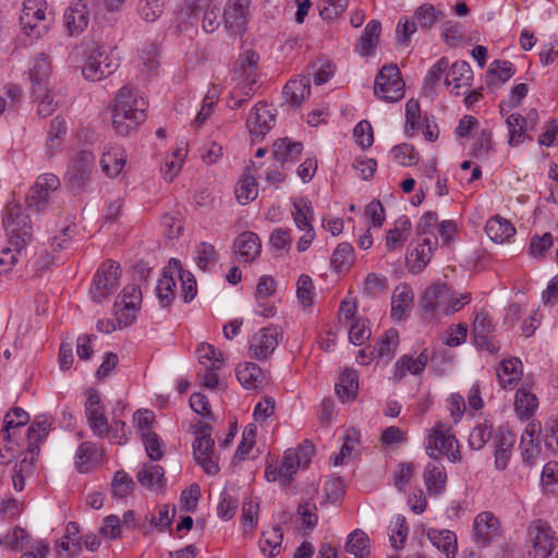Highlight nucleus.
<instances>
[{"label": "nucleus", "mask_w": 558, "mask_h": 558, "mask_svg": "<svg viewBox=\"0 0 558 558\" xmlns=\"http://www.w3.org/2000/svg\"><path fill=\"white\" fill-rule=\"evenodd\" d=\"M145 101L132 87H121L112 106V126L118 135L126 136L145 120Z\"/></svg>", "instance_id": "f03ea898"}, {"label": "nucleus", "mask_w": 558, "mask_h": 558, "mask_svg": "<svg viewBox=\"0 0 558 558\" xmlns=\"http://www.w3.org/2000/svg\"><path fill=\"white\" fill-rule=\"evenodd\" d=\"M259 56L252 49L245 50L239 57V68L241 76L245 80H250L252 83H256Z\"/></svg>", "instance_id": "09e8293b"}, {"label": "nucleus", "mask_w": 558, "mask_h": 558, "mask_svg": "<svg viewBox=\"0 0 558 558\" xmlns=\"http://www.w3.org/2000/svg\"><path fill=\"white\" fill-rule=\"evenodd\" d=\"M95 159L93 151L83 149L72 160L65 174V181L74 193L83 191L88 182Z\"/></svg>", "instance_id": "9d476101"}, {"label": "nucleus", "mask_w": 558, "mask_h": 558, "mask_svg": "<svg viewBox=\"0 0 558 558\" xmlns=\"http://www.w3.org/2000/svg\"><path fill=\"white\" fill-rule=\"evenodd\" d=\"M450 430L451 427L442 422H437L430 428L425 444L426 454L430 459H439L440 456H445L451 462L461 460L458 441Z\"/></svg>", "instance_id": "20e7f679"}, {"label": "nucleus", "mask_w": 558, "mask_h": 558, "mask_svg": "<svg viewBox=\"0 0 558 558\" xmlns=\"http://www.w3.org/2000/svg\"><path fill=\"white\" fill-rule=\"evenodd\" d=\"M59 186L60 180L57 175L52 173L39 175L26 196L28 209L37 213L44 210L48 204L50 193L58 190Z\"/></svg>", "instance_id": "9b49d317"}, {"label": "nucleus", "mask_w": 558, "mask_h": 558, "mask_svg": "<svg viewBox=\"0 0 558 558\" xmlns=\"http://www.w3.org/2000/svg\"><path fill=\"white\" fill-rule=\"evenodd\" d=\"M522 375V363L519 359L502 361L497 369V377L502 388H513Z\"/></svg>", "instance_id": "7c9ffc66"}, {"label": "nucleus", "mask_w": 558, "mask_h": 558, "mask_svg": "<svg viewBox=\"0 0 558 558\" xmlns=\"http://www.w3.org/2000/svg\"><path fill=\"white\" fill-rule=\"evenodd\" d=\"M85 414L88 425L95 435L102 437L108 433V422L102 412L100 397L94 389H89L88 391V398L85 403Z\"/></svg>", "instance_id": "f3484780"}, {"label": "nucleus", "mask_w": 558, "mask_h": 558, "mask_svg": "<svg viewBox=\"0 0 558 558\" xmlns=\"http://www.w3.org/2000/svg\"><path fill=\"white\" fill-rule=\"evenodd\" d=\"M29 414L22 408H14L12 412L4 417V426L1 429V436L4 441H11V429L26 425L29 422Z\"/></svg>", "instance_id": "a18cd8bd"}, {"label": "nucleus", "mask_w": 558, "mask_h": 558, "mask_svg": "<svg viewBox=\"0 0 558 558\" xmlns=\"http://www.w3.org/2000/svg\"><path fill=\"white\" fill-rule=\"evenodd\" d=\"M117 68V60L110 57L104 47L96 46L87 56L82 74L88 81L98 82L112 74Z\"/></svg>", "instance_id": "1a4fd4ad"}, {"label": "nucleus", "mask_w": 558, "mask_h": 558, "mask_svg": "<svg viewBox=\"0 0 558 558\" xmlns=\"http://www.w3.org/2000/svg\"><path fill=\"white\" fill-rule=\"evenodd\" d=\"M47 3L43 0H26L20 22L26 36L39 38L48 32L50 21L46 15Z\"/></svg>", "instance_id": "423d86ee"}, {"label": "nucleus", "mask_w": 558, "mask_h": 558, "mask_svg": "<svg viewBox=\"0 0 558 558\" xmlns=\"http://www.w3.org/2000/svg\"><path fill=\"white\" fill-rule=\"evenodd\" d=\"M234 253L240 262L248 263L260 253V241L254 232H243L234 240Z\"/></svg>", "instance_id": "bb28decb"}, {"label": "nucleus", "mask_w": 558, "mask_h": 558, "mask_svg": "<svg viewBox=\"0 0 558 558\" xmlns=\"http://www.w3.org/2000/svg\"><path fill=\"white\" fill-rule=\"evenodd\" d=\"M448 66L449 60L445 57L440 58L434 65H432L424 82V89L426 93H434L435 86L439 83L442 74L447 73Z\"/></svg>", "instance_id": "680f3d73"}, {"label": "nucleus", "mask_w": 558, "mask_h": 558, "mask_svg": "<svg viewBox=\"0 0 558 558\" xmlns=\"http://www.w3.org/2000/svg\"><path fill=\"white\" fill-rule=\"evenodd\" d=\"M300 466L302 464L298 460L294 449L286 450L279 468V481L281 484L288 486L291 483L292 475L298 472Z\"/></svg>", "instance_id": "603ef678"}, {"label": "nucleus", "mask_w": 558, "mask_h": 558, "mask_svg": "<svg viewBox=\"0 0 558 558\" xmlns=\"http://www.w3.org/2000/svg\"><path fill=\"white\" fill-rule=\"evenodd\" d=\"M138 483L148 489H162L166 483L165 471L157 464H144L136 474Z\"/></svg>", "instance_id": "c756f323"}, {"label": "nucleus", "mask_w": 558, "mask_h": 558, "mask_svg": "<svg viewBox=\"0 0 558 558\" xmlns=\"http://www.w3.org/2000/svg\"><path fill=\"white\" fill-rule=\"evenodd\" d=\"M515 442L514 435L507 428L499 427L494 435L495 468L502 471L507 468L511 458V451Z\"/></svg>", "instance_id": "412c9836"}, {"label": "nucleus", "mask_w": 558, "mask_h": 558, "mask_svg": "<svg viewBox=\"0 0 558 558\" xmlns=\"http://www.w3.org/2000/svg\"><path fill=\"white\" fill-rule=\"evenodd\" d=\"M90 11L86 0H75L64 12V22L71 36L84 32L89 22Z\"/></svg>", "instance_id": "a211bd4d"}, {"label": "nucleus", "mask_w": 558, "mask_h": 558, "mask_svg": "<svg viewBox=\"0 0 558 558\" xmlns=\"http://www.w3.org/2000/svg\"><path fill=\"white\" fill-rule=\"evenodd\" d=\"M399 335L395 329L387 330L380 338V340L376 343L372 351V355L377 357H388L390 359L398 345Z\"/></svg>", "instance_id": "8fccbe9b"}, {"label": "nucleus", "mask_w": 558, "mask_h": 558, "mask_svg": "<svg viewBox=\"0 0 558 558\" xmlns=\"http://www.w3.org/2000/svg\"><path fill=\"white\" fill-rule=\"evenodd\" d=\"M521 558H558V538L547 521L538 519L529 524Z\"/></svg>", "instance_id": "7ed1b4c3"}, {"label": "nucleus", "mask_w": 558, "mask_h": 558, "mask_svg": "<svg viewBox=\"0 0 558 558\" xmlns=\"http://www.w3.org/2000/svg\"><path fill=\"white\" fill-rule=\"evenodd\" d=\"M424 483L429 494H441L447 484V473L439 459H432L423 473Z\"/></svg>", "instance_id": "a878e982"}, {"label": "nucleus", "mask_w": 558, "mask_h": 558, "mask_svg": "<svg viewBox=\"0 0 558 558\" xmlns=\"http://www.w3.org/2000/svg\"><path fill=\"white\" fill-rule=\"evenodd\" d=\"M353 258H354V251H353L352 245L350 243L342 242V243L338 244V246L333 251L331 258H330V264H331V267L337 272H340L353 262Z\"/></svg>", "instance_id": "5fc2aeb1"}, {"label": "nucleus", "mask_w": 558, "mask_h": 558, "mask_svg": "<svg viewBox=\"0 0 558 558\" xmlns=\"http://www.w3.org/2000/svg\"><path fill=\"white\" fill-rule=\"evenodd\" d=\"M211 426L198 422L194 425L195 440L193 441V454L196 462L208 475L219 472L217 458H215V440L210 436Z\"/></svg>", "instance_id": "39448f33"}, {"label": "nucleus", "mask_w": 558, "mask_h": 558, "mask_svg": "<svg viewBox=\"0 0 558 558\" xmlns=\"http://www.w3.org/2000/svg\"><path fill=\"white\" fill-rule=\"evenodd\" d=\"M250 171V168H247L235 189L236 198L241 204H247L257 196V183Z\"/></svg>", "instance_id": "37998d69"}, {"label": "nucleus", "mask_w": 558, "mask_h": 558, "mask_svg": "<svg viewBox=\"0 0 558 558\" xmlns=\"http://www.w3.org/2000/svg\"><path fill=\"white\" fill-rule=\"evenodd\" d=\"M311 94L310 78L306 76L290 80L283 87V96L292 107H299Z\"/></svg>", "instance_id": "c85d7f7f"}, {"label": "nucleus", "mask_w": 558, "mask_h": 558, "mask_svg": "<svg viewBox=\"0 0 558 558\" xmlns=\"http://www.w3.org/2000/svg\"><path fill=\"white\" fill-rule=\"evenodd\" d=\"M415 17L422 28L429 29L442 19V12L433 4L425 3L415 10Z\"/></svg>", "instance_id": "6e6d98bb"}, {"label": "nucleus", "mask_w": 558, "mask_h": 558, "mask_svg": "<svg viewBox=\"0 0 558 558\" xmlns=\"http://www.w3.org/2000/svg\"><path fill=\"white\" fill-rule=\"evenodd\" d=\"M126 162L124 149L117 144H109L105 147L100 159V166L104 173L110 178L118 177Z\"/></svg>", "instance_id": "5701e85b"}, {"label": "nucleus", "mask_w": 558, "mask_h": 558, "mask_svg": "<svg viewBox=\"0 0 558 558\" xmlns=\"http://www.w3.org/2000/svg\"><path fill=\"white\" fill-rule=\"evenodd\" d=\"M281 332L276 326L259 329L250 341L251 356L256 360H265L274 353L279 344Z\"/></svg>", "instance_id": "ddd939ff"}, {"label": "nucleus", "mask_w": 558, "mask_h": 558, "mask_svg": "<svg viewBox=\"0 0 558 558\" xmlns=\"http://www.w3.org/2000/svg\"><path fill=\"white\" fill-rule=\"evenodd\" d=\"M134 487V481L124 471H118L112 481V493L118 498L126 497Z\"/></svg>", "instance_id": "774afa93"}, {"label": "nucleus", "mask_w": 558, "mask_h": 558, "mask_svg": "<svg viewBox=\"0 0 558 558\" xmlns=\"http://www.w3.org/2000/svg\"><path fill=\"white\" fill-rule=\"evenodd\" d=\"M413 291L409 286L396 287L391 298V316L398 319L403 318L413 301Z\"/></svg>", "instance_id": "72a5a7b5"}, {"label": "nucleus", "mask_w": 558, "mask_h": 558, "mask_svg": "<svg viewBox=\"0 0 558 558\" xmlns=\"http://www.w3.org/2000/svg\"><path fill=\"white\" fill-rule=\"evenodd\" d=\"M381 25L378 21L372 20L367 23L363 35L356 44V50L361 56H371L378 43Z\"/></svg>", "instance_id": "473e14b6"}, {"label": "nucleus", "mask_w": 558, "mask_h": 558, "mask_svg": "<svg viewBox=\"0 0 558 558\" xmlns=\"http://www.w3.org/2000/svg\"><path fill=\"white\" fill-rule=\"evenodd\" d=\"M538 407L535 395L524 388H519L515 393L514 410L521 418L530 417Z\"/></svg>", "instance_id": "79ce46f5"}, {"label": "nucleus", "mask_w": 558, "mask_h": 558, "mask_svg": "<svg viewBox=\"0 0 558 558\" xmlns=\"http://www.w3.org/2000/svg\"><path fill=\"white\" fill-rule=\"evenodd\" d=\"M500 533L498 518L490 511L478 513L473 522V541L478 548L488 546Z\"/></svg>", "instance_id": "f8f14e48"}, {"label": "nucleus", "mask_w": 558, "mask_h": 558, "mask_svg": "<svg viewBox=\"0 0 558 558\" xmlns=\"http://www.w3.org/2000/svg\"><path fill=\"white\" fill-rule=\"evenodd\" d=\"M495 329V325L485 311H480L475 314L473 324V333L475 343L481 349H485L493 353L497 347L490 341V335Z\"/></svg>", "instance_id": "4be33fe9"}, {"label": "nucleus", "mask_w": 558, "mask_h": 558, "mask_svg": "<svg viewBox=\"0 0 558 558\" xmlns=\"http://www.w3.org/2000/svg\"><path fill=\"white\" fill-rule=\"evenodd\" d=\"M493 437V425L488 422L476 425L469 435V445L474 450H481Z\"/></svg>", "instance_id": "bf43d9fd"}, {"label": "nucleus", "mask_w": 558, "mask_h": 558, "mask_svg": "<svg viewBox=\"0 0 558 558\" xmlns=\"http://www.w3.org/2000/svg\"><path fill=\"white\" fill-rule=\"evenodd\" d=\"M283 533L279 525H276L271 532L263 533L259 541L262 551L270 558L276 557L282 544Z\"/></svg>", "instance_id": "de8ad7c7"}, {"label": "nucleus", "mask_w": 558, "mask_h": 558, "mask_svg": "<svg viewBox=\"0 0 558 558\" xmlns=\"http://www.w3.org/2000/svg\"><path fill=\"white\" fill-rule=\"evenodd\" d=\"M65 133L66 122L64 118L57 116L51 121L46 143L47 149L51 155H53L57 151V149L61 146V141Z\"/></svg>", "instance_id": "3c124183"}, {"label": "nucleus", "mask_w": 558, "mask_h": 558, "mask_svg": "<svg viewBox=\"0 0 558 558\" xmlns=\"http://www.w3.org/2000/svg\"><path fill=\"white\" fill-rule=\"evenodd\" d=\"M421 107L417 100L410 99L405 105V132L412 136L420 128Z\"/></svg>", "instance_id": "69168bd1"}, {"label": "nucleus", "mask_w": 558, "mask_h": 558, "mask_svg": "<svg viewBox=\"0 0 558 558\" xmlns=\"http://www.w3.org/2000/svg\"><path fill=\"white\" fill-rule=\"evenodd\" d=\"M9 246L0 253V274H7L23 255V250L32 240V227L28 216L24 214L21 205L9 203L3 217Z\"/></svg>", "instance_id": "f257e3e1"}, {"label": "nucleus", "mask_w": 558, "mask_h": 558, "mask_svg": "<svg viewBox=\"0 0 558 558\" xmlns=\"http://www.w3.org/2000/svg\"><path fill=\"white\" fill-rule=\"evenodd\" d=\"M126 293H124V299L121 303H114L116 322L119 329L131 325L135 319L137 311V307L133 306L132 302H126Z\"/></svg>", "instance_id": "e2e57ef3"}, {"label": "nucleus", "mask_w": 558, "mask_h": 558, "mask_svg": "<svg viewBox=\"0 0 558 558\" xmlns=\"http://www.w3.org/2000/svg\"><path fill=\"white\" fill-rule=\"evenodd\" d=\"M485 231L490 240L502 243L510 239L514 233V227L506 219L500 217L490 218L485 226Z\"/></svg>", "instance_id": "e433bc0d"}, {"label": "nucleus", "mask_w": 558, "mask_h": 558, "mask_svg": "<svg viewBox=\"0 0 558 558\" xmlns=\"http://www.w3.org/2000/svg\"><path fill=\"white\" fill-rule=\"evenodd\" d=\"M250 0H228L225 12V27L232 35L241 34L248 22Z\"/></svg>", "instance_id": "2eb2a0df"}, {"label": "nucleus", "mask_w": 558, "mask_h": 558, "mask_svg": "<svg viewBox=\"0 0 558 558\" xmlns=\"http://www.w3.org/2000/svg\"><path fill=\"white\" fill-rule=\"evenodd\" d=\"M374 94L389 102L398 101L403 97L404 83L397 65L388 64L381 68L375 78Z\"/></svg>", "instance_id": "0eeeda50"}, {"label": "nucleus", "mask_w": 558, "mask_h": 558, "mask_svg": "<svg viewBox=\"0 0 558 558\" xmlns=\"http://www.w3.org/2000/svg\"><path fill=\"white\" fill-rule=\"evenodd\" d=\"M428 538L439 550H441L448 558H454L458 547H457V537L454 533L444 530L436 531L433 530L428 532Z\"/></svg>", "instance_id": "4c0bfd02"}, {"label": "nucleus", "mask_w": 558, "mask_h": 558, "mask_svg": "<svg viewBox=\"0 0 558 558\" xmlns=\"http://www.w3.org/2000/svg\"><path fill=\"white\" fill-rule=\"evenodd\" d=\"M296 295L303 306H311L314 296V283L308 275H301L296 282Z\"/></svg>", "instance_id": "338daca9"}, {"label": "nucleus", "mask_w": 558, "mask_h": 558, "mask_svg": "<svg viewBox=\"0 0 558 558\" xmlns=\"http://www.w3.org/2000/svg\"><path fill=\"white\" fill-rule=\"evenodd\" d=\"M506 123L509 130V145L518 146L523 143L527 137L526 120L519 113H512L507 118Z\"/></svg>", "instance_id": "c03bdc74"}, {"label": "nucleus", "mask_w": 558, "mask_h": 558, "mask_svg": "<svg viewBox=\"0 0 558 558\" xmlns=\"http://www.w3.org/2000/svg\"><path fill=\"white\" fill-rule=\"evenodd\" d=\"M196 264L202 270H208L218 260V254L210 243L202 242L196 247Z\"/></svg>", "instance_id": "052dcab7"}, {"label": "nucleus", "mask_w": 558, "mask_h": 558, "mask_svg": "<svg viewBox=\"0 0 558 558\" xmlns=\"http://www.w3.org/2000/svg\"><path fill=\"white\" fill-rule=\"evenodd\" d=\"M473 78V71L470 64L465 61H457L448 66L445 83L453 85L452 92L457 96L464 94L471 86Z\"/></svg>", "instance_id": "6ab92c4d"}, {"label": "nucleus", "mask_w": 558, "mask_h": 558, "mask_svg": "<svg viewBox=\"0 0 558 558\" xmlns=\"http://www.w3.org/2000/svg\"><path fill=\"white\" fill-rule=\"evenodd\" d=\"M236 378L243 387L247 389L255 388L263 381L262 369L255 363L245 362L238 366Z\"/></svg>", "instance_id": "ea45409f"}, {"label": "nucleus", "mask_w": 558, "mask_h": 558, "mask_svg": "<svg viewBox=\"0 0 558 558\" xmlns=\"http://www.w3.org/2000/svg\"><path fill=\"white\" fill-rule=\"evenodd\" d=\"M276 114L264 102H258L252 108L246 119V126L254 141L262 140L272 129Z\"/></svg>", "instance_id": "4468645a"}, {"label": "nucleus", "mask_w": 558, "mask_h": 558, "mask_svg": "<svg viewBox=\"0 0 558 558\" xmlns=\"http://www.w3.org/2000/svg\"><path fill=\"white\" fill-rule=\"evenodd\" d=\"M301 142H291L289 138H279L274 143L272 155L279 162L296 161L302 153Z\"/></svg>", "instance_id": "2f4dec72"}, {"label": "nucleus", "mask_w": 558, "mask_h": 558, "mask_svg": "<svg viewBox=\"0 0 558 558\" xmlns=\"http://www.w3.org/2000/svg\"><path fill=\"white\" fill-rule=\"evenodd\" d=\"M391 155L398 163L404 167L414 166L420 160V155L415 150L414 146L407 143L393 146Z\"/></svg>", "instance_id": "4d7b16f0"}, {"label": "nucleus", "mask_w": 558, "mask_h": 558, "mask_svg": "<svg viewBox=\"0 0 558 558\" xmlns=\"http://www.w3.org/2000/svg\"><path fill=\"white\" fill-rule=\"evenodd\" d=\"M120 278V266L113 260L105 262L94 276L89 294L96 302H101L112 294Z\"/></svg>", "instance_id": "6e6552de"}, {"label": "nucleus", "mask_w": 558, "mask_h": 558, "mask_svg": "<svg viewBox=\"0 0 558 558\" xmlns=\"http://www.w3.org/2000/svg\"><path fill=\"white\" fill-rule=\"evenodd\" d=\"M349 0H318L319 14L324 20L337 19L348 7Z\"/></svg>", "instance_id": "0e129e2a"}, {"label": "nucleus", "mask_w": 558, "mask_h": 558, "mask_svg": "<svg viewBox=\"0 0 558 558\" xmlns=\"http://www.w3.org/2000/svg\"><path fill=\"white\" fill-rule=\"evenodd\" d=\"M423 371L424 368L422 361H417L412 355L404 354L395 364L392 379L398 383L405 376L407 372L411 373L412 375H418Z\"/></svg>", "instance_id": "49530a36"}, {"label": "nucleus", "mask_w": 558, "mask_h": 558, "mask_svg": "<svg viewBox=\"0 0 558 558\" xmlns=\"http://www.w3.org/2000/svg\"><path fill=\"white\" fill-rule=\"evenodd\" d=\"M293 207L292 217L295 226L302 231L314 229L312 226V220L314 219L312 203L306 198H300L294 202Z\"/></svg>", "instance_id": "58836bf2"}, {"label": "nucleus", "mask_w": 558, "mask_h": 558, "mask_svg": "<svg viewBox=\"0 0 558 558\" xmlns=\"http://www.w3.org/2000/svg\"><path fill=\"white\" fill-rule=\"evenodd\" d=\"M50 72L51 65L47 56L43 53L35 59L29 70L33 95L40 96L44 92L48 90Z\"/></svg>", "instance_id": "393cba45"}, {"label": "nucleus", "mask_w": 558, "mask_h": 558, "mask_svg": "<svg viewBox=\"0 0 558 558\" xmlns=\"http://www.w3.org/2000/svg\"><path fill=\"white\" fill-rule=\"evenodd\" d=\"M100 458L101 452L94 442H82L75 454L76 470L80 473H87L99 463Z\"/></svg>", "instance_id": "cd10ccee"}, {"label": "nucleus", "mask_w": 558, "mask_h": 558, "mask_svg": "<svg viewBox=\"0 0 558 558\" xmlns=\"http://www.w3.org/2000/svg\"><path fill=\"white\" fill-rule=\"evenodd\" d=\"M259 502L252 498L242 505V529L244 533L252 532L258 521Z\"/></svg>", "instance_id": "13d9d810"}, {"label": "nucleus", "mask_w": 558, "mask_h": 558, "mask_svg": "<svg viewBox=\"0 0 558 558\" xmlns=\"http://www.w3.org/2000/svg\"><path fill=\"white\" fill-rule=\"evenodd\" d=\"M438 239L436 234L425 236L413 252L407 257L409 270L412 274L421 272L429 263L433 251L437 247Z\"/></svg>", "instance_id": "aec40b11"}, {"label": "nucleus", "mask_w": 558, "mask_h": 558, "mask_svg": "<svg viewBox=\"0 0 558 558\" xmlns=\"http://www.w3.org/2000/svg\"><path fill=\"white\" fill-rule=\"evenodd\" d=\"M371 541L367 534L356 529L351 532L345 542V550L354 558H367L371 554Z\"/></svg>", "instance_id": "c9c22d12"}, {"label": "nucleus", "mask_w": 558, "mask_h": 558, "mask_svg": "<svg viewBox=\"0 0 558 558\" xmlns=\"http://www.w3.org/2000/svg\"><path fill=\"white\" fill-rule=\"evenodd\" d=\"M175 280L168 270H165L161 278L158 280L156 288L159 303L162 307H167L174 299Z\"/></svg>", "instance_id": "864d4df0"}, {"label": "nucleus", "mask_w": 558, "mask_h": 558, "mask_svg": "<svg viewBox=\"0 0 558 558\" xmlns=\"http://www.w3.org/2000/svg\"><path fill=\"white\" fill-rule=\"evenodd\" d=\"M51 422L47 416H38L34 420L27 430V453L31 459L39 454L40 444L47 438L49 434Z\"/></svg>", "instance_id": "b1692460"}, {"label": "nucleus", "mask_w": 558, "mask_h": 558, "mask_svg": "<svg viewBox=\"0 0 558 558\" xmlns=\"http://www.w3.org/2000/svg\"><path fill=\"white\" fill-rule=\"evenodd\" d=\"M451 289L445 283H436L424 291L421 298L422 310L426 313H439L446 315L449 308Z\"/></svg>", "instance_id": "dca6fc26"}, {"label": "nucleus", "mask_w": 558, "mask_h": 558, "mask_svg": "<svg viewBox=\"0 0 558 558\" xmlns=\"http://www.w3.org/2000/svg\"><path fill=\"white\" fill-rule=\"evenodd\" d=\"M338 397L342 401L353 400L359 389V376L354 369H345L335 386Z\"/></svg>", "instance_id": "f704fd0d"}, {"label": "nucleus", "mask_w": 558, "mask_h": 558, "mask_svg": "<svg viewBox=\"0 0 558 558\" xmlns=\"http://www.w3.org/2000/svg\"><path fill=\"white\" fill-rule=\"evenodd\" d=\"M169 266H173L179 271V278L181 280L182 298L185 303L191 302L197 293L196 279L192 272L181 268L179 259L171 258Z\"/></svg>", "instance_id": "a19ab883"}]
</instances>
